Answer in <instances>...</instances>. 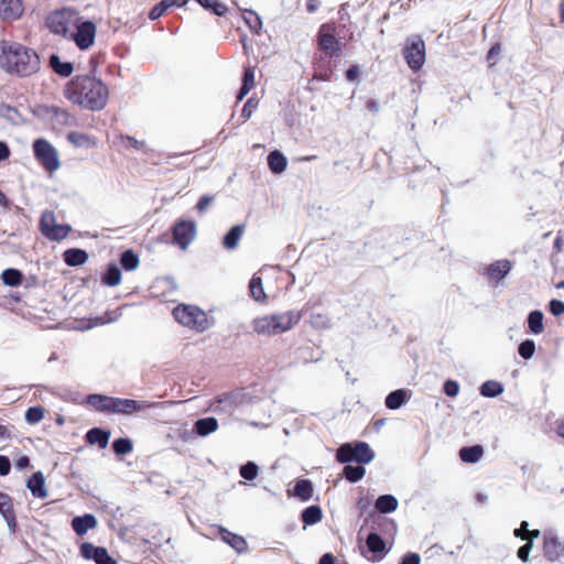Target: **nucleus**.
<instances>
[{
  "mask_svg": "<svg viewBox=\"0 0 564 564\" xmlns=\"http://www.w3.org/2000/svg\"><path fill=\"white\" fill-rule=\"evenodd\" d=\"M245 231V227L242 225L234 226L224 237L223 245L227 250H235Z\"/></svg>",
  "mask_w": 564,
  "mask_h": 564,
  "instance_id": "28",
  "label": "nucleus"
},
{
  "mask_svg": "<svg viewBox=\"0 0 564 564\" xmlns=\"http://www.w3.org/2000/svg\"><path fill=\"white\" fill-rule=\"evenodd\" d=\"M112 449L117 455H126L132 452L133 445L129 438H117L112 443Z\"/></svg>",
  "mask_w": 564,
  "mask_h": 564,
  "instance_id": "49",
  "label": "nucleus"
},
{
  "mask_svg": "<svg viewBox=\"0 0 564 564\" xmlns=\"http://www.w3.org/2000/svg\"><path fill=\"white\" fill-rule=\"evenodd\" d=\"M44 409L42 406L29 408L25 412V420L30 424L39 423L44 417Z\"/></svg>",
  "mask_w": 564,
  "mask_h": 564,
  "instance_id": "53",
  "label": "nucleus"
},
{
  "mask_svg": "<svg viewBox=\"0 0 564 564\" xmlns=\"http://www.w3.org/2000/svg\"><path fill=\"white\" fill-rule=\"evenodd\" d=\"M323 512L319 506H310L301 513V520L305 525H312L322 520Z\"/></svg>",
  "mask_w": 564,
  "mask_h": 564,
  "instance_id": "36",
  "label": "nucleus"
},
{
  "mask_svg": "<svg viewBox=\"0 0 564 564\" xmlns=\"http://www.w3.org/2000/svg\"><path fill=\"white\" fill-rule=\"evenodd\" d=\"M80 14L78 11L69 8H63L51 12L46 18V25L50 31L56 35L68 39Z\"/></svg>",
  "mask_w": 564,
  "mask_h": 564,
  "instance_id": "4",
  "label": "nucleus"
},
{
  "mask_svg": "<svg viewBox=\"0 0 564 564\" xmlns=\"http://www.w3.org/2000/svg\"><path fill=\"white\" fill-rule=\"evenodd\" d=\"M398 499L392 495H382L376 500V509L380 513H390L397 510Z\"/></svg>",
  "mask_w": 564,
  "mask_h": 564,
  "instance_id": "33",
  "label": "nucleus"
},
{
  "mask_svg": "<svg viewBox=\"0 0 564 564\" xmlns=\"http://www.w3.org/2000/svg\"><path fill=\"white\" fill-rule=\"evenodd\" d=\"M169 10L166 3L164 2V0H161L158 4H155L150 13H149V19L154 21V20H158L159 18H161L166 11Z\"/></svg>",
  "mask_w": 564,
  "mask_h": 564,
  "instance_id": "55",
  "label": "nucleus"
},
{
  "mask_svg": "<svg viewBox=\"0 0 564 564\" xmlns=\"http://www.w3.org/2000/svg\"><path fill=\"white\" fill-rule=\"evenodd\" d=\"M375 458V452L366 442L355 441V463L369 464Z\"/></svg>",
  "mask_w": 564,
  "mask_h": 564,
  "instance_id": "26",
  "label": "nucleus"
},
{
  "mask_svg": "<svg viewBox=\"0 0 564 564\" xmlns=\"http://www.w3.org/2000/svg\"><path fill=\"white\" fill-rule=\"evenodd\" d=\"M254 86V72L252 68L248 67L243 72L242 76V85L239 89L237 100L241 101L245 96L253 88Z\"/></svg>",
  "mask_w": 564,
  "mask_h": 564,
  "instance_id": "37",
  "label": "nucleus"
},
{
  "mask_svg": "<svg viewBox=\"0 0 564 564\" xmlns=\"http://www.w3.org/2000/svg\"><path fill=\"white\" fill-rule=\"evenodd\" d=\"M26 487L35 498L44 499L47 497L45 488V477L41 471L34 473L26 481Z\"/></svg>",
  "mask_w": 564,
  "mask_h": 564,
  "instance_id": "20",
  "label": "nucleus"
},
{
  "mask_svg": "<svg viewBox=\"0 0 564 564\" xmlns=\"http://www.w3.org/2000/svg\"><path fill=\"white\" fill-rule=\"evenodd\" d=\"M511 270V262L507 259L497 260L486 269V275L497 285Z\"/></svg>",
  "mask_w": 564,
  "mask_h": 564,
  "instance_id": "15",
  "label": "nucleus"
},
{
  "mask_svg": "<svg viewBox=\"0 0 564 564\" xmlns=\"http://www.w3.org/2000/svg\"><path fill=\"white\" fill-rule=\"evenodd\" d=\"M218 536L224 541L226 542L227 544H229L234 550H236L238 553H243L247 551L248 549V544H247V541L238 535V534H235L230 531H228L227 529L225 528H219L218 529Z\"/></svg>",
  "mask_w": 564,
  "mask_h": 564,
  "instance_id": "19",
  "label": "nucleus"
},
{
  "mask_svg": "<svg viewBox=\"0 0 564 564\" xmlns=\"http://www.w3.org/2000/svg\"><path fill=\"white\" fill-rule=\"evenodd\" d=\"M67 139L78 148H93L96 145V142L88 134L77 131L69 132Z\"/></svg>",
  "mask_w": 564,
  "mask_h": 564,
  "instance_id": "38",
  "label": "nucleus"
},
{
  "mask_svg": "<svg viewBox=\"0 0 564 564\" xmlns=\"http://www.w3.org/2000/svg\"><path fill=\"white\" fill-rule=\"evenodd\" d=\"M410 399V392L405 389H398L390 392L386 398V406L390 410L401 408Z\"/></svg>",
  "mask_w": 564,
  "mask_h": 564,
  "instance_id": "24",
  "label": "nucleus"
},
{
  "mask_svg": "<svg viewBox=\"0 0 564 564\" xmlns=\"http://www.w3.org/2000/svg\"><path fill=\"white\" fill-rule=\"evenodd\" d=\"M550 311L555 316L562 315L564 313V302L560 300H552L550 302Z\"/></svg>",
  "mask_w": 564,
  "mask_h": 564,
  "instance_id": "59",
  "label": "nucleus"
},
{
  "mask_svg": "<svg viewBox=\"0 0 564 564\" xmlns=\"http://www.w3.org/2000/svg\"><path fill=\"white\" fill-rule=\"evenodd\" d=\"M402 54L408 66L413 72H419L425 62L424 41L420 36L414 37L411 43L404 46Z\"/></svg>",
  "mask_w": 564,
  "mask_h": 564,
  "instance_id": "8",
  "label": "nucleus"
},
{
  "mask_svg": "<svg viewBox=\"0 0 564 564\" xmlns=\"http://www.w3.org/2000/svg\"><path fill=\"white\" fill-rule=\"evenodd\" d=\"M0 67L21 77L35 74L40 69L37 53L15 42H0Z\"/></svg>",
  "mask_w": 564,
  "mask_h": 564,
  "instance_id": "2",
  "label": "nucleus"
},
{
  "mask_svg": "<svg viewBox=\"0 0 564 564\" xmlns=\"http://www.w3.org/2000/svg\"><path fill=\"white\" fill-rule=\"evenodd\" d=\"M268 165L272 173L281 174L286 169L288 160L282 152L274 150L268 155Z\"/></svg>",
  "mask_w": 564,
  "mask_h": 564,
  "instance_id": "27",
  "label": "nucleus"
},
{
  "mask_svg": "<svg viewBox=\"0 0 564 564\" xmlns=\"http://www.w3.org/2000/svg\"><path fill=\"white\" fill-rule=\"evenodd\" d=\"M310 324L316 329H325L330 326L329 318L324 313L312 312L310 315Z\"/></svg>",
  "mask_w": 564,
  "mask_h": 564,
  "instance_id": "47",
  "label": "nucleus"
},
{
  "mask_svg": "<svg viewBox=\"0 0 564 564\" xmlns=\"http://www.w3.org/2000/svg\"><path fill=\"white\" fill-rule=\"evenodd\" d=\"M503 391L502 384L500 382L489 380L481 384L480 393L487 398H495L501 394Z\"/></svg>",
  "mask_w": 564,
  "mask_h": 564,
  "instance_id": "41",
  "label": "nucleus"
},
{
  "mask_svg": "<svg viewBox=\"0 0 564 564\" xmlns=\"http://www.w3.org/2000/svg\"><path fill=\"white\" fill-rule=\"evenodd\" d=\"M196 236V226L193 221L180 220L173 227V241L185 250Z\"/></svg>",
  "mask_w": 564,
  "mask_h": 564,
  "instance_id": "10",
  "label": "nucleus"
},
{
  "mask_svg": "<svg viewBox=\"0 0 564 564\" xmlns=\"http://www.w3.org/2000/svg\"><path fill=\"white\" fill-rule=\"evenodd\" d=\"M421 558L420 555L416 553H408L402 557V561L400 564H420Z\"/></svg>",
  "mask_w": 564,
  "mask_h": 564,
  "instance_id": "64",
  "label": "nucleus"
},
{
  "mask_svg": "<svg viewBox=\"0 0 564 564\" xmlns=\"http://www.w3.org/2000/svg\"><path fill=\"white\" fill-rule=\"evenodd\" d=\"M121 140L126 142L127 145H130L137 150L147 151L144 141H139L130 135H121Z\"/></svg>",
  "mask_w": 564,
  "mask_h": 564,
  "instance_id": "57",
  "label": "nucleus"
},
{
  "mask_svg": "<svg viewBox=\"0 0 564 564\" xmlns=\"http://www.w3.org/2000/svg\"><path fill=\"white\" fill-rule=\"evenodd\" d=\"M258 466L253 462H248L240 467L239 474L246 480H253L258 476Z\"/></svg>",
  "mask_w": 564,
  "mask_h": 564,
  "instance_id": "52",
  "label": "nucleus"
},
{
  "mask_svg": "<svg viewBox=\"0 0 564 564\" xmlns=\"http://www.w3.org/2000/svg\"><path fill=\"white\" fill-rule=\"evenodd\" d=\"M56 224L55 215L53 212L45 210L40 220V229L43 236L45 232H48L50 228H52Z\"/></svg>",
  "mask_w": 564,
  "mask_h": 564,
  "instance_id": "51",
  "label": "nucleus"
},
{
  "mask_svg": "<svg viewBox=\"0 0 564 564\" xmlns=\"http://www.w3.org/2000/svg\"><path fill=\"white\" fill-rule=\"evenodd\" d=\"M43 113L58 126L69 124L70 116L65 109L56 106H47L43 108Z\"/></svg>",
  "mask_w": 564,
  "mask_h": 564,
  "instance_id": "23",
  "label": "nucleus"
},
{
  "mask_svg": "<svg viewBox=\"0 0 564 564\" xmlns=\"http://www.w3.org/2000/svg\"><path fill=\"white\" fill-rule=\"evenodd\" d=\"M336 458L339 463L347 464L344 467V476L349 481L352 482V465L350 463L352 462V444L346 443L341 445L337 449Z\"/></svg>",
  "mask_w": 564,
  "mask_h": 564,
  "instance_id": "16",
  "label": "nucleus"
},
{
  "mask_svg": "<svg viewBox=\"0 0 564 564\" xmlns=\"http://www.w3.org/2000/svg\"><path fill=\"white\" fill-rule=\"evenodd\" d=\"M108 87L91 75H77L65 87V97L83 108L98 111L106 107Z\"/></svg>",
  "mask_w": 564,
  "mask_h": 564,
  "instance_id": "1",
  "label": "nucleus"
},
{
  "mask_svg": "<svg viewBox=\"0 0 564 564\" xmlns=\"http://www.w3.org/2000/svg\"><path fill=\"white\" fill-rule=\"evenodd\" d=\"M313 484L308 479H300L296 481L293 494L295 497L300 498L302 501H308L313 497Z\"/></svg>",
  "mask_w": 564,
  "mask_h": 564,
  "instance_id": "32",
  "label": "nucleus"
},
{
  "mask_svg": "<svg viewBox=\"0 0 564 564\" xmlns=\"http://www.w3.org/2000/svg\"><path fill=\"white\" fill-rule=\"evenodd\" d=\"M318 44L323 51L329 52L330 54H336L339 51V42L336 40L329 25H323L321 28L318 32Z\"/></svg>",
  "mask_w": 564,
  "mask_h": 564,
  "instance_id": "14",
  "label": "nucleus"
},
{
  "mask_svg": "<svg viewBox=\"0 0 564 564\" xmlns=\"http://www.w3.org/2000/svg\"><path fill=\"white\" fill-rule=\"evenodd\" d=\"M2 282L9 286H18L22 283L23 274L18 269H6L1 275Z\"/></svg>",
  "mask_w": 564,
  "mask_h": 564,
  "instance_id": "40",
  "label": "nucleus"
},
{
  "mask_svg": "<svg viewBox=\"0 0 564 564\" xmlns=\"http://www.w3.org/2000/svg\"><path fill=\"white\" fill-rule=\"evenodd\" d=\"M174 318L183 326L204 332L209 327L207 315L194 305H178L173 310Z\"/></svg>",
  "mask_w": 564,
  "mask_h": 564,
  "instance_id": "5",
  "label": "nucleus"
},
{
  "mask_svg": "<svg viewBox=\"0 0 564 564\" xmlns=\"http://www.w3.org/2000/svg\"><path fill=\"white\" fill-rule=\"evenodd\" d=\"M96 32V24L80 17L68 39L74 41L79 50L85 51L94 45Z\"/></svg>",
  "mask_w": 564,
  "mask_h": 564,
  "instance_id": "7",
  "label": "nucleus"
},
{
  "mask_svg": "<svg viewBox=\"0 0 564 564\" xmlns=\"http://www.w3.org/2000/svg\"><path fill=\"white\" fill-rule=\"evenodd\" d=\"M96 525L97 519L90 513L75 517L72 520V528L78 535H84L88 530L94 529Z\"/></svg>",
  "mask_w": 564,
  "mask_h": 564,
  "instance_id": "22",
  "label": "nucleus"
},
{
  "mask_svg": "<svg viewBox=\"0 0 564 564\" xmlns=\"http://www.w3.org/2000/svg\"><path fill=\"white\" fill-rule=\"evenodd\" d=\"M50 66L57 75L63 77H68L74 70V66L70 62H62L56 54L51 55Z\"/></svg>",
  "mask_w": 564,
  "mask_h": 564,
  "instance_id": "34",
  "label": "nucleus"
},
{
  "mask_svg": "<svg viewBox=\"0 0 564 564\" xmlns=\"http://www.w3.org/2000/svg\"><path fill=\"white\" fill-rule=\"evenodd\" d=\"M213 199H214L213 196H208V195L202 196L196 205L197 210L199 213L205 212L207 209V207L210 205V203L213 202Z\"/></svg>",
  "mask_w": 564,
  "mask_h": 564,
  "instance_id": "60",
  "label": "nucleus"
},
{
  "mask_svg": "<svg viewBox=\"0 0 564 564\" xmlns=\"http://www.w3.org/2000/svg\"><path fill=\"white\" fill-rule=\"evenodd\" d=\"M64 261L69 267H77L84 264L87 259L88 254L83 249L72 248L64 252L63 254Z\"/></svg>",
  "mask_w": 564,
  "mask_h": 564,
  "instance_id": "29",
  "label": "nucleus"
},
{
  "mask_svg": "<svg viewBox=\"0 0 564 564\" xmlns=\"http://www.w3.org/2000/svg\"><path fill=\"white\" fill-rule=\"evenodd\" d=\"M204 9L213 11L216 15H224L227 7L219 0H196Z\"/></svg>",
  "mask_w": 564,
  "mask_h": 564,
  "instance_id": "48",
  "label": "nucleus"
},
{
  "mask_svg": "<svg viewBox=\"0 0 564 564\" xmlns=\"http://www.w3.org/2000/svg\"><path fill=\"white\" fill-rule=\"evenodd\" d=\"M532 544L531 543H525L524 545H522L519 550H518V557L522 561V562H528L529 560V553L532 549Z\"/></svg>",
  "mask_w": 564,
  "mask_h": 564,
  "instance_id": "63",
  "label": "nucleus"
},
{
  "mask_svg": "<svg viewBox=\"0 0 564 564\" xmlns=\"http://www.w3.org/2000/svg\"><path fill=\"white\" fill-rule=\"evenodd\" d=\"M0 513L7 522L10 533H14L17 531L18 523L13 509V500L4 492H0Z\"/></svg>",
  "mask_w": 564,
  "mask_h": 564,
  "instance_id": "13",
  "label": "nucleus"
},
{
  "mask_svg": "<svg viewBox=\"0 0 564 564\" xmlns=\"http://www.w3.org/2000/svg\"><path fill=\"white\" fill-rule=\"evenodd\" d=\"M0 117L4 118L6 120L14 124L19 123L22 120L19 111L7 104L0 105Z\"/></svg>",
  "mask_w": 564,
  "mask_h": 564,
  "instance_id": "45",
  "label": "nucleus"
},
{
  "mask_svg": "<svg viewBox=\"0 0 564 564\" xmlns=\"http://www.w3.org/2000/svg\"><path fill=\"white\" fill-rule=\"evenodd\" d=\"M243 19L250 30L253 32H259V30L262 28V21L260 17L252 10H246Z\"/></svg>",
  "mask_w": 564,
  "mask_h": 564,
  "instance_id": "50",
  "label": "nucleus"
},
{
  "mask_svg": "<svg viewBox=\"0 0 564 564\" xmlns=\"http://www.w3.org/2000/svg\"><path fill=\"white\" fill-rule=\"evenodd\" d=\"M33 152L36 160L46 171L54 172L59 167L58 153L47 140H35L33 142Z\"/></svg>",
  "mask_w": 564,
  "mask_h": 564,
  "instance_id": "6",
  "label": "nucleus"
},
{
  "mask_svg": "<svg viewBox=\"0 0 564 564\" xmlns=\"http://www.w3.org/2000/svg\"><path fill=\"white\" fill-rule=\"evenodd\" d=\"M80 555L88 561H94L96 564H117L107 549L102 546H96L93 543L84 542L80 545Z\"/></svg>",
  "mask_w": 564,
  "mask_h": 564,
  "instance_id": "11",
  "label": "nucleus"
},
{
  "mask_svg": "<svg viewBox=\"0 0 564 564\" xmlns=\"http://www.w3.org/2000/svg\"><path fill=\"white\" fill-rule=\"evenodd\" d=\"M443 391L447 397L454 398L459 392V384L455 380H446L443 386Z\"/></svg>",
  "mask_w": 564,
  "mask_h": 564,
  "instance_id": "56",
  "label": "nucleus"
},
{
  "mask_svg": "<svg viewBox=\"0 0 564 564\" xmlns=\"http://www.w3.org/2000/svg\"><path fill=\"white\" fill-rule=\"evenodd\" d=\"M70 230L72 228L69 225L55 224L52 228H50L48 232H45L44 237L52 241H61L68 236Z\"/></svg>",
  "mask_w": 564,
  "mask_h": 564,
  "instance_id": "39",
  "label": "nucleus"
},
{
  "mask_svg": "<svg viewBox=\"0 0 564 564\" xmlns=\"http://www.w3.org/2000/svg\"><path fill=\"white\" fill-rule=\"evenodd\" d=\"M518 351H519V355L523 359H530L534 355V351H535V344H534V341L531 340V339H527V340L522 341L519 345Z\"/></svg>",
  "mask_w": 564,
  "mask_h": 564,
  "instance_id": "54",
  "label": "nucleus"
},
{
  "mask_svg": "<svg viewBox=\"0 0 564 564\" xmlns=\"http://www.w3.org/2000/svg\"><path fill=\"white\" fill-rule=\"evenodd\" d=\"M484 456L481 445L466 446L459 449V458L465 463H477Z\"/></svg>",
  "mask_w": 564,
  "mask_h": 564,
  "instance_id": "31",
  "label": "nucleus"
},
{
  "mask_svg": "<svg viewBox=\"0 0 564 564\" xmlns=\"http://www.w3.org/2000/svg\"><path fill=\"white\" fill-rule=\"evenodd\" d=\"M139 257L132 250H126L121 253L120 263L124 270H135L139 265Z\"/></svg>",
  "mask_w": 564,
  "mask_h": 564,
  "instance_id": "43",
  "label": "nucleus"
},
{
  "mask_svg": "<svg viewBox=\"0 0 564 564\" xmlns=\"http://www.w3.org/2000/svg\"><path fill=\"white\" fill-rule=\"evenodd\" d=\"M543 555L550 562H556L564 556V540L553 530L543 532Z\"/></svg>",
  "mask_w": 564,
  "mask_h": 564,
  "instance_id": "9",
  "label": "nucleus"
},
{
  "mask_svg": "<svg viewBox=\"0 0 564 564\" xmlns=\"http://www.w3.org/2000/svg\"><path fill=\"white\" fill-rule=\"evenodd\" d=\"M110 432L99 427L89 430L86 434L87 442L89 444H97L100 448H105L108 445Z\"/></svg>",
  "mask_w": 564,
  "mask_h": 564,
  "instance_id": "30",
  "label": "nucleus"
},
{
  "mask_svg": "<svg viewBox=\"0 0 564 564\" xmlns=\"http://www.w3.org/2000/svg\"><path fill=\"white\" fill-rule=\"evenodd\" d=\"M249 290H250L251 296L256 301L260 302L265 299V293L263 291V285H262V279L260 276H256V275L252 276V279L249 282Z\"/></svg>",
  "mask_w": 564,
  "mask_h": 564,
  "instance_id": "44",
  "label": "nucleus"
},
{
  "mask_svg": "<svg viewBox=\"0 0 564 564\" xmlns=\"http://www.w3.org/2000/svg\"><path fill=\"white\" fill-rule=\"evenodd\" d=\"M154 404L145 401H135L132 399L115 398L112 402L111 414H124L130 415L134 412H140L152 408Z\"/></svg>",
  "mask_w": 564,
  "mask_h": 564,
  "instance_id": "12",
  "label": "nucleus"
},
{
  "mask_svg": "<svg viewBox=\"0 0 564 564\" xmlns=\"http://www.w3.org/2000/svg\"><path fill=\"white\" fill-rule=\"evenodd\" d=\"M238 397L235 393H227L217 399V402L219 403L220 410L225 412H232L238 403H237Z\"/></svg>",
  "mask_w": 564,
  "mask_h": 564,
  "instance_id": "46",
  "label": "nucleus"
},
{
  "mask_svg": "<svg viewBox=\"0 0 564 564\" xmlns=\"http://www.w3.org/2000/svg\"><path fill=\"white\" fill-rule=\"evenodd\" d=\"M101 282L108 286H116L121 282V270L116 263H110L101 276Z\"/></svg>",
  "mask_w": 564,
  "mask_h": 564,
  "instance_id": "35",
  "label": "nucleus"
},
{
  "mask_svg": "<svg viewBox=\"0 0 564 564\" xmlns=\"http://www.w3.org/2000/svg\"><path fill=\"white\" fill-rule=\"evenodd\" d=\"M22 3L20 0H0V19H17L22 14Z\"/></svg>",
  "mask_w": 564,
  "mask_h": 564,
  "instance_id": "21",
  "label": "nucleus"
},
{
  "mask_svg": "<svg viewBox=\"0 0 564 564\" xmlns=\"http://www.w3.org/2000/svg\"><path fill=\"white\" fill-rule=\"evenodd\" d=\"M11 463L7 456L0 455V476H6L10 473Z\"/></svg>",
  "mask_w": 564,
  "mask_h": 564,
  "instance_id": "62",
  "label": "nucleus"
},
{
  "mask_svg": "<svg viewBox=\"0 0 564 564\" xmlns=\"http://www.w3.org/2000/svg\"><path fill=\"white\" fill-rule=\"evenodd\" d=\"M258 102L253 98H249L241 110V117L247 120L251 117L253 110L257 108Z\"/></svg>",
  "mask_w": 564,
  "mask_h": 564,
  "instance_id": "58",
  "label": "nucleus"
},
{
  "mask_svg": "<svg viewBox=\"0 0 564 564\" xmlns=\"http://www.w3.org/2000/svg\"><path fill=\"white\" fill-rule=\"evenodd\" d=\"M217 429H218V421L215 417L209 416V417L198 419L194 423L193 431L198 436L204 437V436H207L210 433L215 432Z\"/></svg>",
  "mask_w": 564,
  "mask_h": 564,
  "instance_id": "25",
  "label": "nucleus"
},
{
  "mask_svg": "<svg viewBox=\"0 0 564 564\" xmlns=\"http://www.w3.org/2000/svg\"><path fill=\"white\" fill-rule=\"evenodd\" d=\"M501 47L499 43L494 44L487 53V61L490 65H495V57L500 54Z\"/></svg>",
  "mask_w": 564,
  "mask_h": 564,
  "instance_id": "61",
  "label": "nucleus"
},
{
  "mask_svg": "<svg viewBox=\"0 0 564 564\" xmlns=\"http://www.w3.org/2000/svg\"><path fill=\"white\" fill-rule=\"evenodd\" d=\"M528 326L533 334H541L544 329L542 312H531L528 316Z\"/></svg>",
  "mask_w": 564,
  "mask_h": 564,
  "instance_id": "42",
  "label": "nucleus"
},
{
  "mask_svg": "<svg viewBox=\"0 0 564 564\" xmlns=\"http://www.w3.org/2000/svg\"><path fill=\"white\" fill-rule=\"evenodd\" d=\"M308 312V303L302 311H289L281 314L265 315L254 318L252 322L253 329L262 336H274L291 329L297 324L302 315Z\"/></svg>",
  "mask_w": 564,
  "mask_h": 564,
  "instance_id": "3",
  "label": "nucleus"
},
{
  "mask_svg": "<svg viewBox=\"0 0 564 564\" xmlns=\"http://www.w3.org/2000/svg\"><path fill=\"white\" fill-rule=\"evenodd\" d=\"M366 545L368 550L373 554L372 561H380L383 558L386 551V542L377 533L371 532L366 539Z\"/></svg>",
  "mask_w": 564,
  "mask_h": 564,
  "instance_id": "18",
  "label": "nucleus"
},
{
  "mask_svg": "<svg viewBox=\"0 0 564 564\" xmlns=\"http://www.w3.org/2000/svg\"><path fill=\"white\" fill-rule=\"evenodd\" d=\"M113 397L105 394H89L86 398V403L94 408L96 411L105 414H111Z\"/></svg>",
  "mask_w": 564,
  "mask_h": 564,
  "instance_id": "17",
  "label": "nucleus"
}]
</instances>
